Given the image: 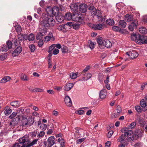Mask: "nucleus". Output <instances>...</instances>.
<instances>
[{
	"label": "nucleus",
	"instance_id": "1",
	"mask_svg": "<svg viewBox=\"0 0 147 147\" xmlns=\"http://www.w3.org/2000/svg\"><path fill=\"white\" fill-rule=\"evenodd\" d=\"M41 18L42 20L40 22V25L45 28L52 27L55 24V21L54 19L49 16L48 14L43 13Z\"/></svg>",
	"mask_w": 147,
	"mask_h": 147
},
{
	"label": "nucleus",
	"instance_id": "2",
	"mask_svg": "<svg viewBox=\"0 0 147 147\" xmlns=\"http://www.w3.org/2000/svg\"><path fill=\"white\" fill-rule=\"evenodd\" d=\"M22 125L23 127H28V126H30L32 124L34 123V121L31 118H29V119L25 118L22 121Z\"/></svg>",
	"mask_w": 147,
	"mask_h": 147
},
{
	"label": "nucleus",
	"instance_id": "3",
	"mask_svg": "<svg viewBox=\"0 0 147 147\" xmlns=\"http://www.w3.org/2000/svg\"><path fill=\"white\" fill-rule=\"evenodd\" d=\"M19 142L22 145V147H30L31 146L30 141L28 138H19Z\"/></svg>",
	"mask_w": 147,
	"mask_h": 147
},
{
	"label": "nucleus",
	"instance_id": "4",
	"mask_svg": "<svg viewBox=\"0 0 147 147\" xmlns=\"http://www.w3.org/2000/svg\"><path fill=\"white\" fill-rule=\"evenodd\" d=\"M138 25V21L137 19L134 20L133 21L129 24L128 29L130 31H132L137 28Z\"/></svg>",
	"mask_w": 147,
	"mask_h": 147
},
{
	"label": "nucleus",
	"instance_id": "5",
	"mask_svg": "<svg viewBox=\"0 0 147 147\" xmlns=\"http://www.w3.org/2000/svg\"><path fill=\"white\" fill-rule=\"evenodd\" d=\"M76 130L75 135L76 136V138H80L84 137V133L83 129L77 127L75 128Z\"/></svg>",
	"mask_w": 147,
	"mask_h": 147
},
{
	"label": "nucleus",
	"instance_id": "6",
	"mask_svg": "<svg viewBox=\"0 0 147 147\" xmlns=\"http://www.w3.org/2000/svg\"><path fill=\"white\" fill-rule=\"evenodd\" d=\"M55 138H48L47 141H44L45 147H50L55 143Z\"/></svg>",
	"mask_w": 147,
	"mask_h": 147
},
{
	"label": "nucleus",
	"instance_id": "7",
	"mask_svg": "<svg viewBox=\"0 0 147 147\" xmlns=\"http://www.w3.org/2000/svg\"><path fill=\"white\" fill-rule=\"evenodd\" d=\"M121 131L123 133L124 136L125 137H127L131 136L133 133V131L131 130H129L127 128H123L121 130Z\"/></svg>",
	"mask_w": 147,
	"mask_h": 147
},
{
	"label": "nucleus",
	"instance_id": "8",
	"mask_svg": "<svg viewBox=\"0 0 147 147\" xmlns=\"http://www.w3.org/2000/svg\"><path fill=\"white\" fill-rule=\"evenodd\" d=\"M126 55H127L131 59L136 58L139 55L138 53L135 50L131 51L129 53L126 52Z\"/></svg>",
	"mask_w": 147,
	"mask_h": 147
},
{
	"label": "nucleus",
	"instance_id": "9",
	"mask_svg": "<svg viewBox=\"0 0 147 147\" xmlns=\"http://www.w3.org/2000/svg\"><path fill=\"white\" fill-rule=\"evenodd\" d=\"M144 131L142 130H138L132 135V138H140L142 137Z\"/></svg>",
	"mask_w": 147,
	"mask_h": 147
},
{
	"label": "nucleus",
	"instance_id": "10",
	"mask_svg": "<svg viewBox=\"0 0 147 147\" xmlns=\"http://www.w3.org/2000/svg\"><path fill=\"white\" fill-rule=\"evenodd\" d=\"M137 138H118V141L121 142V143L127 144H128L129 141H130L131 143L133 142L134 140H136Z\"/></svg>",
	"mask_w": 147,
	"mask_h": 147
},
{
	"label": "nucleus",
	"instance_id": "11",
	"mask_svg": "<svg viewBox=\"0 0 147 147\" xmlns=\"http://www.w3.org/2000/svg\"><path fill=\"white\" fill-rule=\"evenodd\" d=\"M22 48L20 46L17 47V48L13 52L12 55L13 57H16L18 55L22 52Z\"/></svg>",
	"mask_w": 147,
	"mask_h": 147
},
{
	"label": "nucleus",
	"instance_id": "12",
	"mask_svg": "<svg viewBox=\"0 0 147 147\" xmlns=\"http://www.w3.org/2000/svg\"><path fill=\"white\" fill-rule=\"evenodd\" d=\"M84 19V17L82 16H75L73 18V20L78 22L80 24H83L84 22L82 21Z\"/></svg>",
	"mask_w": 147,
	"mask_h": 147
},
{
	"label": "nucleus",
	"instance_id": "13",
	"mask_svg": "<svg viewBox=\"0 0 147 147\" xmlns=\"http://www.w3.org/2000/svg\"><path fill=\"white\" fill-rule=\"evenodd\" d=\"M146 41H147V39H146L144 36L140 35V38L138 41H137V43L140 45L144 43L146 44Z\"/></svg>",
	"mask_w": 147,
	"mask_h": 147
},
{
	"label": "nucleus",
	"instance_id": "14",
	"mask_svg": "<svg viewBox=\"0 0 147 147\" xmlns=\"http://www.w3.org/2000/svg\"><path fill=\"white\" fill-rule=\"evenodd\" d=\"M64 101L66 105L67 106L71 107L72 106V102L69 96H65Z\"/></svg>",
	"mask_w": 147,
	"mask_h": 147
},
{
	"label": "nucleus",
	"instance_id": "15",
	"mask_svg": "<svg viewBox=\"0 0 147 147\" xmlns=\"http://www.w3.org/2000/svg\"><path fill=\"white\" fill-rule=\"evenodd\" d=\"M50 11V13H52L55 17L59 14V11L58 9L57 8L53 7L52 9H51Z\"/></svg>",
	"mask_w": 147,
	"mask_h": 147
},
{
	"label": "nucleus",
	"instance_id": "16",
	"mask_svg": "<svg viewBox=\"0 0 147 147\" xmlns=\"http://www.w3.org/2000/svg\"><path fill=\"white\" fill-rule=\"evenodd\" d=\"M92 77V75L90 73H85L84 77L81 79L82 81H85L90 79Z\"/></svg>",
	"mask_w": 147,
	"mask_h": 147
},
{
	"label": "nucleus",
	"instance_id": "17",
	"mask_svg": "<svg viewBox=\"0 0 147 147\" xmlns=\"http://www.w3.org/2000/svg\"><path fill=\"white\" fill-rule=\"evenodd\" d=\"M37 132L36 131H34L32 132L29 133L28 135H25L22 138H29V137L34 138L35 137L37 134Z\"/></svg>",
	"mask_w": 147,
	"mask_h": 147
},
{
	"label": "nucleus",
	"instance_id": "18",
	"mask_svg": "<svg viewBox=\"0 0 147 147\" xmlns=\"http://www.w3.org/2000/svg\"><path fill=\"white\" fill-rule=\"evenodd\" d=\"M140 36V34L138 33H133L131 36V37L132 40L138 41Z\"/></svg>",
	"mask_w": 147,
	"mask_h": 147
},
{
	"label": "nucleus",
	"instance_id": "19",
	"mask_svg": "<svg viewBox=\"0 0 147 147\" xmlns=\"http://www.w3.org/2000/svg\"><path fill=\"white\" fill-rule=\"evenodd\" d=\"M107 94L106 90H102L100 91L99 94V96L100 98L103 99L106 97Z\"/></svg>",
	"mask_w": 147,
	"mask_h": 147
},
{
	"label": "nucleus",
	"instance_id": "20",
	"mask_svg": "<svg viewBox=\"0 0 147 147\" xmlns=\"http://www.w3.org/2000/svg\"><path fill=\"white\" fill-rule=\"evenodd\" d=\"M87 9V6L86 5L84 4L80 5L79 9L80 11L83 13L86 12Z\"/></svg>",
	"mask_w": 147,
	"mask_h": 147
},
{
	"label": "nucleus",
	"instance_id": "21",
	"mask_svg": "<svg viewBox=\"0 0 147 147\" xmlns=\"http://www.w3.org/2000/svg\"><path fill=\"white\" fill-rule=\"evenodd\" d=\"M103 45L107 48H110L112 46L111 42L108 39L104 40H103Z\"/></svg>",
	"mask_w": 147,
	"mask_h": 147
},
{
	"label": "nucleus",
	"instance_id": "22",
	"mask_svg": "<svg viewBox=\"0 0 147 147\" xmlns=\"http://www.w3.org/2000/svg\"><path fill=\"white\" fill-rule=\"evenodd\" d=\"M74 86V84L72 83L67 84L64 86V89L67 91H69Z\"/></svg>",
	"mask_w": 147,
	"mask_h": 147
},
{
	"label": "nucleus",
	"instance_id": "23",
	"mask_svg": "<svg viewBox=\"0 0 147 147\" xmlns=\"http://www.w3.org/2000/svg\"><path fill=\"white\" fill-rule=\"evenodd\" d=\"M103 26L101 24H96L93 25L92 28L95 30H100L103 28Z\"/></svg>",
	"mask_w": 147,
	"mask_h": 147
},
{
	"label": "nucleus",
	"instance_id": "24",
	"mask_svg": "<svg viewBox=\"0 0 147 147\" xmlns=\"http://www.w3.org/2000/svg\"><path fill=\"white\" fill-rule=\"evenodd\" d=\"M10 105L13 108H17L20 106V103L18 101L15 100L11 102Z\"/></svg>",
	"mask_w": 147,
	"mask_h": 147
},
{
	"label": "nucleus",
	"instance_id": "25",
	"mask_svg": "<svg viewBox=\"0 0 147 147\" xmlns=\"http://www.w3.org/2000/svg\"><path fill=\"white\" fill-rule=\"evenodd\" d=\"M74 17V15L73 14V15L71 13H68L66 14L65 16V18L67 20H69L71 19L73 20V18Z\"/></svg>",
	"mask_w": 147,
	"mask_h": 147
},
{
	"label": "nucleus",
	"instance_id": "26",
	"mask_svg": "<svg viewBox=\"0 0 147 147\" xmlns=\"http://www.w3.org/2000/svg\"><path fill=\"white\" fill-rule=\"evenodd\" d=\"M125 20L128 22L133 21V16L132 15L126 14L125 16Z\"/></svg>",
	"mask_w": 147,
	"mask_h": 147
},
{
	"label": "nucleus",
	"instance_id": "27",
	"mask_svg": "<svg viewBox=\"0 0 147 147\" xmlns=\"http://www.w3.org/2000/svg\"><path fill=\"white\" fill-rule=\"evenodd\" d=\"M11 79V78L9 76H5L1 80L0 83H5L9 81Z\"/></svg>",
	"mask_w": 147,
	"mask_h": 147
},
{
	"label": "nucleus",
	"instance_id": "28",
	"mask_svg": "<svg viewBox=\"0 0 147 147\" xmlns=\"http://www.w3.org/2000/svg\"><path fill=\"white\" fill-rule=\"evenodd\" d=\"M5 111L4 112L5 114L6 115H8L10 114L12 111V110L9 108L8 107L6 106L5 107Z\"/></svg>",
	"mask_w": 147,
	"mask_h": 147
},
{
	"label": "nucleus",
	"instance_id": "29",
	"mask_svg": "<svg viewBox=\"0 0 147 147\" xmlns=\"http://www.w3.org/2000/svg\"><path fill=\"white\" fill-rule=\"evenodd\" d=\"M71 10L74 12L77 11L78 9V6L76 4H71L70 6Z\"/></svg>",
	"mask_w": 147,
	"mask_h": 147
},
{
	"label": "nucleus",
	"instance_id": "30",
	"mask_svg": "<svg viewBox=\"0 0 147 147\" xmlns=\"http://www.w3.org/2000/svg\"><path fill=\"white\" fill-rule=\"evenodd\" d=\"M53 37V34L51 32H50L48 34V36L45 37L44 41L45 42H47L51 39V37Z\"/></svg>",
	"mask_w": 147,
	"mask_h": 147
},
{
	"label": "nucleus",
	"instance_id": "31",
	"mask_svg": "<svg viewBox=\"0 0 147 147\" xmlns=\"http://www.w3.org/2000/svg\"><path fill=\"white\" fill-rule=\"evenodd\" d=\"M119 26L123 28L125 27L126 26L127 24L126 22L124 20H120L119 21Z\"/></svg>",
	"mask_w": 147,
	"mask_h": 147
},
{
	"label": "nucleus",
	"instance_id": "32",
	"mask_svg": "<svg viewBox=\"0 0 147 147\" xmlns=\"http://www.w3.org/2000/svg\"><path fill=\"white\" fill-rule=\"evenodd\" d=\"M56 20L59 22H63L64 18L63 16L61 15H59L57 16L56 17Z\"/></svg>",
	"mask_w": 147,
	"mask_h": 147
},
{
	"label": "nucleus",
	"instance_id": "33",
	"mask_svg": "<svg viewBox=\"0 0 147 147\" xmlns=\"http://www.w3.org/2000/svg\"><path fill=\"white\" fill-rule=\"evenodd\" d=\"M15 28L16 32L18 34H21L22 28L21 26L19 25H16L15 26Z\"/></svg>",
	"mask_w": 147,
	"mask_h": 147
},
{
	"label": "nucleus",
	"instance_id": "34",
	"mask_svg": "<svg viewBox=\"0 0 147 147\" xmlns=\"http://www.w3.org/2000/svg\"><path fill=\"white\" fill-rule=\"evenodd\" d=\"M106 23L107 24L113 26L115 24V22L114 20L112 19H109L106 21Z\"/></svg>",
	"mask_w": 147,
	"mask_h": 147
},
{
	"label": "nucleus",
	"instance_id": "35",
	"mask_svg": "<svg viewBox=\"0 0 147 147\" xmlns=\"http://www.w3.org/2000/svg\"><path fill=\"white\" fill-rule=\"evenodd\" d=\"M139 32L142 34H146L147 33V30L146 28L144 27H140L139 29Z\"/></svg>",
	"mask_w": 147,
	"mask_h": 147
},
{
	"label": "nucleus",
	"instance_id": "36",
	"mask_svg": "<svg viewBox=\"0 0 147 147\" xmlns=\"http://www.w3.org/2000/svg\"><path fill=\"white\" fill-rule=\"evenodd\" d=\"M9 49L7 47L6 45L5 44H3V45L1 46V51L4 52H5L7 51Z\"/></svg>",
	"mask_w": 147,
	"mask_h": 147
},
{
	"label": "nucleus",
	"instance_id": "37",
	"mask_svg": "<svg viewBox=\"0 0 147 147\" xmlns=\"http://www.w3.org/2000/svg\"><path fill=\"white\" fill-rule=\"evenodd\" d=\"M16 118H13L10 122L9 124L11 127L15 126L18 123V122L16 121Z\"/></svg>",
	"mask_w": 147,
	"mask_h": 147
},
{
	"label": "nucleus",
	"instance_id": "38",
	"mask_svg": "<svg viewBox=\"0 0 147 147\" xmlns=\"http://www.w3.org/2000/svg\"><path fill=\"white\" fill-rule=\"evenodd\" d=\"M112 29L113 31L115 32H120L121 30V29L120 28L116 26H113Z\"/></svg>",
	"mask_w": 147,
	"mask_h": 147
},
{
	"label": "nucleus",
	"instance_id": "39",
	"mask_svg": "<svg viewBox=\"0 0 147 147\" xmlns=\"http://www.w3.org/2000/svg\"><path fill=\"white\" fill-rule=\"evenodd\" d=\"M141 106L143 108H145L147 106L146 101L144 99H142L140 101Z\"/></svg>",
	"mask_w": 147,
	"mask_h": 147
},
{
	"label": "nucleus",
	"instance_id": "40",
	"mask_svg": "<svg viewBox=\"0 0 147 147\" xmlns=\"http://www.w3.org/2000/svg\"><path fill=\"white\" fill-rule=\"evenodd\" d=\"M57 142L59 143L60 144V146H65V142L63 138H61V140L60 138H58L57 140Z\"/></svg>",
	"mask_w": 147,
	"mask_h": 147
},
{
	"label": "nucleus",
	"instance_id": "41",
	"mask_svg": "<svg viewBox=\"0 0 147 147\" xmlns=\"http://www.w3.org/2000/svg\"><path fill=\"white\" fill-rule=\"evenodd\" d=\"M61 51L62 53H66L68 52V49L67 47L63 45L61 47Z\"/></svg>",
	"mask_w": 147,
	"mask_h": 147
},
{
	"label": "nucleus",
	"instance_id": "42",
	"mask_svg": "<svg viewBox=\"0 0 147 147\" xmlns=\"http://www.w3.org/2000/svg\"><path fill=\"white\" fill-rule=\"evenodd\" d=\"M35 39V36L34 34L31 33L28 36V39L29 41H33Z\"/></svg>",
	"mask_w": 147,
	"mask_h": 147
},
{
	"label": "nucleus",
	"instance_id": "43",
	"mask_svg": "<svg viewBox=\"0 0 147 147\" xmlns=\"http://www.w3.org/2000/svg\"><path fill=\"white\" fill-rule=\"evenodd\" d=\"M21 79L24 81H28L29 78L25 74H22L20 77Z\"/></svg>",
	"mask_w": 147,
	"mask_h": 147
},
{
	"label": "nucleus",
	"instance_id": "44",
	"mask_svg": "<svg viewBox=\"0 0 147 147\" xmlns=\"http://www.w3.org/2000/svg\"><path fill=\"white\" fill-rule=\"evenodd\" d=\"M136 122H132L128 126V127L127 128L131 129L134 128L136 126Z\"/></svg>",
	"mask_w": 147,
	"mask_h": 147
},
{
	"label": "nucleus",
	"instance_id": "45",
	"mask_svg": "<svg viewBox=\"0 0 147 147\" xmlns=\"http://www.w3.org/2000/svg\"><path fill=\"white\" fill-rule=\"evenodd\" d=\"M81 24L79 23H75L73 24V28L75 30H78L80 27V25Z\"/></svg>",
	"mask_w": 147,
	"mask_h": 147
},
{
	"label": "nucleus",
	"instance_id": "46",
	"mask_svg": "<svg viewBox=\"0 0 147 147\" xmlns=\"http://www.w3.org/2000/svg\"><path fill=\"white\" fill-rule=\"evenodd\" d=\"M46 29H42L40 30L39 32L43 36L45 35L47 32V30Z\"/></svg>",
	"mask_w": 147,
	"mask_h": 147
},
{
	"label": "nucleus",
	"instance_id": "47",
	"mask_svg": "<svg viewBox=\"0 0 147 147\" xmlns=\"http://www.w3.org/2000/svg\"><path fill=\"white\" fill-rule=\"evenodd\" d=\"M88 42L89 43V47L91 49H92L94 48V43L92 42L91 40H88Z\"/></svg>",
	"mask_w": 147,
	"mask_h": 147
},
{
	"label": "nucleus",
	"instance_id": "48",
	"mask_svg": "<svg viewBox=\"0 0 147 147\" xmlns=\"http://www.w3.org/2000/svg\"><path fill=\"white\" fill-rule=\"evenodd\" d=\"M7 46L9 49L12 48V42L10 40H8L6 43Z\"/></svg>",
	"mask_w": 147,
	"mask_h": 147
},
{
	"label": "nucleus",
	"instance_id": "49",
	"mask_svg": "<svg viewBox=\"0 0 147 147\" xmlns=\"http://www.w3.org/2000/svg\"><path fill=\"white\" fill-rule=\"evenodd\" d=\"M77 74L74 73H71L70 74L69 76L70 78L72 79H76L77 77Z\"/></svg>",
	"mask_w": 147,
	"mask_h": 147
},
{
	"label": "nucleus",
	"instance_id": "50",
	"mask_svg": "<svg viewBox=\"0 0 147 147\" xmlns=\"http://www.w3.org/2000/svg\"><path fill=\"white\" fill-rule=\"evenodd\" d=\"M40 128L43 130H45L47 128V125L45 124L42 123L40 126Z\"/></svg>",
	"mask_w": 147,
	"mask_h": 147
},
{
	"label": "nucleus",
	"instance_id": "51",
	"mask_svg": "<svg viewBox=\"0 0 147 147\" xmlns=\"http://www.w3.org/2000/svg\"><path fill=\"white\" fill-rule=\"evenodd\" d=\"M24 109L22 108H20L18 109L16 111L17 112L16 113H17V114H18L19 113H20V114H19L20 115H21L23 114V112L24 111Z\"/></svg>",
	"mask_w": 147,
	"mask_h": 147
},
{
	"label": "nucleus",
	"instance_id": "52",
	"mask_svg": "<svg viewBox=\"0 0 147 147\" xmlns=\"http://www.w3.org/2000/svg\"><path fill=\"white\" fill-rule=\"evenodd\" d=\"M135 109L136 111L138 113H140L142 111V109L139 106H136L135 107Z\"/></svg>",
	"mask_w": 147,
	"mask_h": 147
},
{
	"label": "nucleus",
	"instance_id": "53",
	"mask_svg": "<svg viewBox=\"0 0 147 147\" xmlns=\"http://www.w3.org/2000/svg\"><path fill=\"white\" fill-rule=\"evenodd\" d=\"M104 78V75L101 74H99L98 75V79L100 82L103 81Z\"/></svg>",
	"mask_w": 147,
	"mask_h": 147
},
{
	"label": "nucleus",
	"instance_id": "54",
	"mask_svg": "<svg viewBox=\"0 0 147 147\" xmlns=\"http://www.w3.org/2000/svg\"><path fill=\"white\" fill-rule=\"evenodd\" d=\"M17 114V113L16 112H13L12 113L9 117V118L10 119H13L15 117Z\"/></svg>",
	"mask_w": 147,
	"mask_h": 147
},
{
	"label": "nucleus",
	"instance_id": "55",
	"mask_svg": "<svg viewBox=\"0 0 147 147\" xmlns=\"http://www.w3.org/2000/svg\"><path fill=\"white\" fill-rule=\"evenodd\" d=\"M43 36L41 35V34L39 32L37 33V34L36 38L37 40H41V39L42 38Z\"/></svg>",
	"mask_w": 147,
	"mask_h": 147
},
{
	"label": "nucleus",
	"instance_id": "56",
	"mask_svg": "<svg viewBox=\"0 0 147 147\" xmlns=\"http://www.w3.org/2000/svg\"><path fill=\"white\" fill-rule=\"evenodd\" d=\"M29 48L30 49V51L32 52H33L34 51L35 49V47L34 45H31L29 46Z\"/></svg>",
	"mask_w": 147,
	"mask_h": 147
},
{
	"label": "nucleus",
	"instance_id": "57",
	"mask_svg": "<svg viewBox=\"0 0 147 147\" xmlns=\"http://www.w3.org/2000/svg\"><path fill=\"white\" fill-rule=\"evenodd\" d=\"M55 44H53L50 46L49 48V50L48 51V53L51 52L55 49Z\"/></svg>",
	"mask_w": 147,
	"mask_h": 147
},
{
	"label": "nucleus",
	"instance_id": "58",
	"mask_svg": "<svg viewBox=\"0 0 147 147\" xmlns=\"http://www.w3.org/2000/svg\"><path fill=\"white\" fill-rule=\"evenodd\" d=\"M7 134V132L5 130H3L0 132V137L6 136Z\"/></svg>",
	"mask_w": 147,
	"mask_h": 147
},
{
	"label": "nucleus",
	"instance_id": "59",
	"mask_svg": "<svg viewBox=\"0 0 147 147\" xmlns=\"http://www.w3.org/2000/svg\"><path fill=\"white\" fill-rule=\"evenodd\" d=\"M13 44L15 46H20V45H19V41H18L17 39H15L14 40Z\"/></svg>",
	"mask_w": 147,
	"mask_h": 147
},
{
	"label": "nucleus",
	"instance_id": "60",
	"mask_svg": "<svg viewBox=\"0 0 147 147\" xmlns=\"http://www.w3.org/2000/svg\"><path fill=\"white\" fill-rule=\"evenodd\" d=\"M94 9L93 11H91V13L92 14V15L95 16L96 15L97 16H98V15L97 14L96 10V9Z\"/></svg>",
	"mask_w": 147,
	"mask_h": 147
},
{
	"label": "nucleus",
	"instance_id": "61",
	"mask_svg": "<svg viewBox=\"0 0 147 147\" xmlns=\"http://www.w3.org/2000/svg\"><path fill=\"white\" fill-rule=\"evenodd\" d=\"M117 113H120L122 111L121 107L119 105H118L117 107Z\"/></svg>",
	"mask_w": 147,
	"mask_h": 147
},
{
	"label": "nucleus",
	"instance_id": "62",
	"mask_svg": "<svg viewBox=\"0 0 147 147\" xmlns=\"http://www.w3.org/2000/svg\"><path fill=\"white\" fill-rule=\"evenodd\" d=\"M45 134V133L43 131H41L37 135V136L39 137H42Z\"/></svg>",
	"mask_w": 147,
	"mask_h": 147
},
{
	"label": "nucleus",
	"instance_id": "63",
	"mask_svg": "<svg viewBox=\"0 0 147 147\" xmlns=\"http://www.w3.org/2000/svg\"><path fill=\"white\" fill-rule=\"evenodd\" d=\"M97 43L99 45H103V40H102L101 39L98 38L97 40Z\"/></svg>",
	"mask_w": 147,
	"mask_h": 147
},
{
	"label": "nucleus",
	"instance_id": "64",
	"mask_svg": "<svg viewBox=\"0 0 147 147\" xmlns=\"http://www.w3.org/2000/svg\"><path fill=\"white\" fill-rule=\"evenodd\" d=\"M65 25H60L57 28V29L59 31H61L64 29Z\"/></svg>",
	"mask_w": 147,
	"mask_h": 147
}]
</instances>
